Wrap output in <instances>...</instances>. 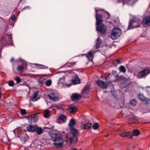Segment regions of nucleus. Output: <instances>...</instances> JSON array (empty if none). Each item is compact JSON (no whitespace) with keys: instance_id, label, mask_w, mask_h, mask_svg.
<instances>
[{"instance_id":"nucleus-1","label":"nucleus","mask_w":150,"mask_h":150,"mask_svg":"<svg viewBox=\"0 0 150 150\" xmlns=\"http://www.w3.org/2000/svg\"><path fill=\"white\" fill-rule=\"evenodd\" d=\"M75 124L76 122L73 119H72L70 120L69 122V126L70 127L71 133L68 134L66 136L70 140L71 144H76L77 141L76 134L78 132L76 129L74 128L73 127Z\"/></svg>"},{"instance_id":"nucleus-2","label":"nucleus","mask_w":150,"mask_h":150,"mask_svg":"<svg viewBox=\"0 0 150 150\" xmlns=\"http://www.w3.org/2000/svg\"><path fill=\"white\" fill-rule=\"evenodd\" d=\"M96 25H97L96 30L99 32L100 34H104L105 33L106 30L104 25L102 23V20L101 16L96 14Z\"/></svg>"},{"instance_id":"nucleus-3","label":"nucleus","mask_w":150,"mask_h":150,"mask_svg":"<svg viewBox=\"0 0 150 150\" xmlns=\"http://www.w3.org/2000/svg\"><path fill=\"white\" fill-rule=\"evenodd\" d=\"M55 138L54 140V144L57 148H61L62 147L64 140L61 137L60 133L57 131L55 133Z\"/></svg>"},{"instance_id":"nucleus-4","label":"nucleus","mask_w":150,"mask_h":150,"mask_svg":"<svg viewBox=\"0 0 150 150\" xmlns=\"http://www.w3.org/2000/svg\"><path fill=\"white\" fill-rule=\"evenodd\" d=\"M141 22L140 19L135 16H134L133 19L130 21L127 30L138 27L140 25Z\"/></svg>"},{"instance_id":"nucleus-5","label":"nucleus","mask_w":150,"mask_h":150,"mask_svg":"<svg viewBox=\"0 0 150 150\" xmlns=\"http://www.w3.org/2000/svg\"><path fill=\"white\" fill-rule=\"evenodd\" d=\"M111 94L114 96V98L111 102L110 105L111 106L116 107L117 108H122V105H123V103H118L119 101L117 99V96H115L116 92L115 91H112L111 92Z\"/></svg>"},{"instance_id":"nucleus-6","label":"nucleus","mask_w":150,"mask_h":150,"mask_svg":"<svg viewBox=\"0 0 150 150\" xmlns=\"http://www.w3.org/2000/svg\"><path fill=\"white\" fill-rule=\"evenodd\" d=\"M121 34V30L118 28H115L112 30L110 37L112 39L115 40L119 38Z\"/></svg>"},{"instance_id":"nucleus-7","label":"nucleus","mask_w":150,"mask_h":150,"mask_svg":"<svg viewBox=\"0 0 150 150\" xmlns=\"http://www.w3.org/2000/svg\"><path fill=\"white\" fill-rule=\"evenodd\" d=\"M49 99L54 101H57L59 99V94L54 91L50 92L48 95Z\"/></svg>"},{"instance_id":"nucleus-8","label":"nucleus","mask_w":150,"mask_h":150,"mask_svg":"<svg viewBox=\"0 0 150 150\" xmlns=\"http://www.w3.org/2000/svg\"><path fill=\"white\" fill-rule=\"evenodd\" d=\"M149 73L148 69H144L139 72L137 74V76L139 79L145 78Z\"/></svg>"},{"instance_id":"nucleus-9","label":"nucleus","mask_w":150,"mask_h":150,"mask_svg":"<svg viewBox=\"0 0 150 150\" xmlns=\"http://www.w3.org/2000/svg\"><path fill=\"white\" fill-rule=\"evenodd\" d=\"M41 95V93L39 91L33 93L32 96L31 100L33 101L38 100Z\"/></svg>"},{"instance_id":"nucleus-10","label":"nucleus","mask_w":150,"mask_h":150,"mask_svg":"<svg viewBox=\"0 0 150 150\" xmlns=\"http://www.w3.org/2000/svg\"><path fill=\"white\" fill-rule=\"evenodd\" d=\"M138 118L134 115H132L129 117V119L128 120V122L129 123L131 124L133 123L137 124L138 123Z\"/></svg>"},{"instance_id":"nucleus-11","label":"nucleus","mask_w":150,"mask_h":150,"mask_svg":"<svg viewBox=\"0 0 150 150\" xmlns=\"http://www.w3.org/2000/svg\"><path fill=\"white\" fill-rule=\"evenodd\" d=\"M96 51H97L94 50L93 49L89 52L87 54H86V56L87 58L90 61H92L93 57V54H94L95 52Z\"/></svg>"},{"instance_id":"nucleus-12","label":"nucleus","mask_w":150,"mask_h":150,"mask_svg":"<svg viewBox=\"0 0 150 150\" xmlns=\"http://www.w3.org/2000/svg\"><path fill=\"white\" fill-rule=\"evenodd\" d=\"M65 77L63 76L59 79L58 82V84L59 86H60L61 87L68 86L65 83Z\"/></svg>"},{"instance_id":"nucleus-13","label":"nucleus","mask_w":150,"mask_h":150,"mask_svg":"<svg viewBox=\"0 0 150 150\" xmlns=\"http://www.w3.org/2000/svg\"><path fill=\"white\" fill-rule=\"evenodd\" d=\"M96 83L99 86L102 88L105 89L107 87V83L101 80H98L97 81Z\"/></svg>"},{"instance_id":"nucleus-14","label":"nucleus","mask_w":150,"mask_h":150,"mask_svg":"<svg viewBox=\"0 0 150 150\" xmlns=\"http://www.w3.org/2000/svg\"><path fill=\"white\" fill-rule=\"evenodd\" d=\"M90 86L89 84L86 85L84 87L81 92L82 96L83 95L87 94L90 92Z\"/></svg>"},{"instance_id":"nucleus-15","label":"nucleus","mask_w":150,"mask_h":150,"mask_svg":"<svg viewBox=\"0 0 150 150\" xmlns=\"http://www.w3.org/2000/svg\"><path fill=\"white\" fill-rule=\"evenodd\" d=\"M12 36L11 34L4 35L3 39L5 41V44H7L11 43L12 40Z\"/></svg>"},{"instance_id":"nucleus-16","label":"nucleus","mask_w":150,"mask_h":150,"mask_svg":"<svg viewBox=\"0 0 150 150\" xmlns=\"http://www.w3.org/2000/svg\"><path fill=\"white\" fill-rule=\"evenodd\" d=\"M142 23L143 25H146L148 26L150 25V16L145 17L143 19Z\"/></svg>"},{"instance_id":"nucleus-17","label":"nucleus","mask_w":150,"mask_h":150,"mask_svg":"<svg viewBox=\"0 0 150 150\" xmlns=\"http://www.w3.org/2000/svg\"><path fill=\"white\" fill-rule=\"evenodd\" d=\"M81 98V96L77 93L73 94L71 96V99L73 101H76L80 100Z\"/></svg>"},{"instance_id":"nucleus-18","label":"nucleus","mask_w":150,"mask_h":150,"mask_svg":"<svg viewBox=\"0 0 150 150\" xmlns=\"http://www.w3.org/2000/svg\"><path fill=\"white\" fill-rule=\"evenodd\" d=\"M137 0H118L117 2L120 3L122 2L123 4L125 3L133 4L137 1Z\"/></svg>"},{"instance_id":"nucleus-19","label":"nucleus","mask_w":150,"mask_h":150,"mask_svg":"<svg viewBox=\"0 0 150 150\" xmlns=\"http://www.w3.org/2000/svg\"><path fill=\"white\" fill-rule=\"evenodd\" d=\"M120 136L123 137H126L129 139L131 138L132 137V133L129 132H123L120 134Z\"/></svg>"},{"instance_id":"nucleus-20","label":"nucleus","mask_w":150,"mask_h":150,"mask_svg":"<svg viewBox=\"0 0 150 150\" xmlns=\"http://www.w3.org/2000/svg\"><path fill=\"white\" fill-rule=\"evenodd\" d=\"M96 43L95 45L94 46V49H98L100 48L101 44V41L99 37H98L96 41Z\"/></svg>"},{"instance_id":"nucleus-21","label":"nucleus","mask_w":150,"mask_h":150,"mask_svg":"<svg viewBox=\"0 0 150 150\" xmlns=\"http://www.w3.org/2000/svg\"><path fill=\"white\" fill-rule=\"evenodd\" d=\"M138 98L139 99L141 100L142 102H145V103H148V101L149 100L144 97L143 95L142 94H140L138 96Z\"/></svg>"},{"instance_id":"nucleus-22","label":"nucleus","mask_w":150,"mask_h":150,"mask_svg":"<svg viewBox=\"0 0 150 150\" xmlns=\"http://www.w3.org/2000/svg\"><path fill=\"white\" fill-rule=\"evenodd\" d=\"M92 124L91 123H88L86 124H84L82 125L81 127V129H87L91 128Z\"/></svg>"},{"instance_id":"nucleus-23","label":"nucleus","mask_w":150,"mask_h":150,"mask_svg":"<svg viewBox=\"0 0 150 150\" xmlns=\"http://www.w3.org/2000/svg\"><path fill=\"white\" fill-rule=\"evenodd\" d=\"M72 82L73 84H76L80 83V80L77 76H74L72 77Z\"/></svg>"},{"instance_id":"nucleus-24","label":"nucleus","mask_w":150,"mask_h":150,"mask_svg":"<svg viewBox=\"0 0 150 150\" xmlns=\"http://www.w3.org/2000/svg\"><path fill=\"white\" fill-rule=\"evenodd\" d=\"M37 125H29L27 127V130L30 132H33L35 131L37 128Z\"/></svg>"},{"instance_id":"nucleus-25","label":"nucleus","mask_w":150,"mask_h":150,"mask_svg":"<svg viewBox=\"0 0 150 150\" xmlns=\"http://www.w3.org/2000/svg\"><path fill=\"white\" fill-rule=\"evenodd\" d=\"M44 116L45 118H49L51 115L50 110H45L43 113Z\"/></svg>"},{"instance_id":"nucleus-26","label":"nucleus","mask_w":150,"mask_h":150,"mask_svg":"<svg viewBox=\"0 0 150 150\" xmlns=\"http://www.w3.org/2000/svg\"><path fill=\"white\" fill-rule=\"evenodd\" d=\"M68 110L71 113L74 114L77 111V108L76 106H74L70 107L68 109Z\"/></svg>"},{"instance_id":"nucleus-27","label":"nucleus","mask_w":150,"mask_h":150,"mask_svg":"<svg viewBox=\"0 0 150 150\" xmlns=\"http://www.w3.org/2000/svg\"><path fill=\"white\" fill-rule=\"evenodd\" d=\"M35 131H36V133L40 135L43 133V129L40 127H38L37 126Z\"/></svg>"},{"instance_id":"nucleus-28","label":"nucleus","mask_w":150,"mask_h":150,"mask_svg":"<svg viewBox=\"0 0 150 150\" xmlns=\"http://www.w3.org/2000/svg\"><path fill=\"white\" fill-rule=\"evenodd\" d=\"M59 119L63 123L65 122L67 120L66 116L63 115H60Z\"/></svg>"},{"instance_id":"nucleus-29","label":"nucleus","mask_w":150,"mask_h":150,"mask_svg":"<svg viewBox=\"0 0 150 150\" xmlns=\"http://www.w3.org/2000/svg\"><path fill=\"white\" fill-rule=\"evenodd\" d=\"M119 70L120 72H123L125 73L126 72V69L125 67L121 65L119 67Z\"/></svg>"},{"instance_id":"nucleus-30","label":"nucleus","mask_w":150,"mask_h":150,"mask_svg":"<svg viewBox=\"0 0 150 150\" xmlns=\"http://www.w3.org/2000/svg\"><path fill=\"white\" fill-rule=\"evenodd\" d=\"M139 134H140V132L137 129L134 130L133 131L132 134V136H137L139 135Z\"/></svg>"},{"instance_id":"nucleus-31","label":"nucleus","mask_w":150,"mask_h":150,"mask_svg":"<svg viewBox=\"0 0 150 150\" xmlns=\"http://www.w3.org/2000/svg\"><path fill=\"white\" fill-rule=\"evenodd\" d=\"M37 67L38 69H48V67H47L41 64H38L37 65Z\"/></svg>"},{"instance_id":"nucleus-32","label":"nucleus","mask_w":150,"mask_h":150,"mask_svg":"<svg viewBox=\"0 0 150 150\" xmlns=\"http://www.w3.org/2000/svg\"><path fill=\"white\" fill-rule=\"evenodd\" d=\"M39 84L40 86H42L43 84L44 83V79L42 77L39 78L38 79Z\"/></svg>"},{"instance_id":"nucleus-33","label":"nucleus","mask_w":150,"mask_h":150,"mask_svg":"<svg viewBox=\"0 0 150 150\" xmlns=\"http://www.w3.org/2000/svg\"><path fill=\"white\" fill-rule=\"evenodd\" d=\"M24 69V67L23 66L19 65L18 66L17 69L18 71L22 72Z\"/></svg>"},{"instance_id":"nucleus-34","label":"nucleus","mask_w":150,"mask_h":150,"mask_svg":"<svg viewBox=\"0 0 150 150\" xmlns=\"http://www.w3.org/2000/svg\"><path fill=\"white\" fill-rule=\"evenodd\" d=\"M137 101L135 99H132L130 100V103L132 106H135L137 104Z\"/></svg>"},{"instance_id":"nucleus-35","label":"nucleus","mask_w":150,"mask_h":150,"mask_svg":"<svg viewBox=\"0 0 150 150\" xmlns=\"http://www.w3.org/2000/svg\"><path fill=\"white\" fill-rule=\"evenodd\" d=\"M120 86L121 88L123 89L127 87V86L126 83H120Z\"/></svg>"},{"instance_id":"nucleus-36","label":"nucleus","mask_w":150,"mask_h":150,"mask_svg":"<svg viewBox=\"0 0 150 150\" xmlns=\"http://www.w3.org/2000/svg\"><path fill=\"white\" fill-rule=\"evenodd\" d=\"M51 83L52 81L50 79L47 80L45 82V85L47 86H50L51 84Z\"/></svg>"},{"instance_id":"nucleus-37","label":"nucleus","mask_w":150,"mask_h":150,"mask_svg":"<svg viewBox=\"0 0 150 150\" xmlns=\"http://www.w3.org/2000/svg\"><path fill=\"white\" fill-rule=\"evenodd\" d=\"M20 112L21 114L23 115H25L27 113L26 110L25 109H21Z\"/></svg>"},{"instance_id":"nucleus-38","label":"nucleus","mask_w":150,"mask_h":150,"mask_svg":"<svg viewBox=\"0 0 150 150\" xmlns=\"http://www.w3.org/2000/svg\"><path fill=\"white\" fill-rule=\"evenodd\" d=\"M99 127L98 124L97 123H94L93 126V128L94 129H97Z\"/></svg>"},{"instance_id":"nucleus-39","label":"nucleus","mask_w":150,"mask_h":150,"mask_svg":"<svg viewBox=\"0 0 150 150\" xmlns=\"http://www.w3.org/2000/svg\"><path fill=\"white\" fill-rule=\"evenodd\" d=\"M15 80L16 81L17 83H19L21 82V81L20 78L18 76L16 77Z\"/></svg>"},{"instance_id":"nucleus-40","label":"nucleus","mask_w":150,"mask_h":150,"mask_svg":"<svg viewBox=\"0 0 150 150\" xmlns=\"http://www.w3.org/2000/svg\"><path fill=\"white\" fill-rule=\"evenodd\" d=\"M11 21L13 22L16 21V16L14 15H13L11 16L10 18Z\"/></svg>"},{"instance_id":"nucleus-41","label":"nucleus","mask_w":150,"mask_h":150,"mask_svg":"<svg viewBox=\"0 0 150 150\" xmlns=\"http://www.w3.org/2000/svg\"><path fill=\"white\" fill-rule=\"evenodd\" d=\"M8 85L10 86H13L14 85V82L13 81H10L8 82Z\"/></svg>"},{"instance_id":"nucleus-42","label":"nucleus","mask_w":150,"mask_h":150,"mask_svg":"<svg viewBox=\"0 0 150 150\" xmlns=\"http://www.w3.org/2000/svg\"><path fill=\"white\" fill-rule=\"evenodd\" d=\"M112 74L115 77H117L118 76V74L117 73L114 71H112Z\"/></svg>"},{"instance_id":"nucleus-43","label":"nucleus","mask_w":150,"mask_h":150,"mask_svg":"<svg viewBox=\"0 0 150 150\" xmlns=\"http://www.w3.org/2000/svg\"><path fill=\"white\" fill-rule=\"evenodd\" d=\"M117 62L118 63V64H119L121 63V62L120 61V60L119 59H118L117 60Z\"/></svg>"},{"instance_id":"nucleus-44","label":"nucleus","mask_w":150,"mask_h":150,"mask_svg":"<svg viewBox=\"0 0 150 150\" xmlns=\"http://www.w3.org/2000/svg\"><path fill=\"white\" fill-rule=\"evenodd\" d=\"M71 64L74 65V64H76V62H71Z\"/></svg>"},{"instance_id":"nucleus-45","label":"nucleus","mask_w":150,"mask_h":150,"mask_svg":"<svg viewBox=\"0 0 150 150\" xmlns=\"http://www.w3.org/2000/svg\"><path fill=\"white\" fill-rule=\"evenodd\" d=\"M16 129H14L13 131V132L15 134H16Z\"/></svg>"},{"instance_id":"nucleus-46","label":"nucleus","mask_w":150,"mask_h":150,"mask_svg":"<svg viewBox=\"0 0 150 150\" xmlns=\"http://www.w3.org/2000/svg\"><path fill=\"white\" fill-rule=\"evenodd\" d=\"M14 60V59L13 58H12L11 59V62H13V60Z\"/></svg>"},{"instance_id":"nucleus-47","label":"nucleus","mask_w":150,"mask_h":150,"mask_svg":"<svg viewBox=\"0 0 150 150\" xmlns=\"http://www.w3.org/2000/svg\"><path fill=\"white\" fill-rule=\"evenodd\" d=\"M33 119V118H32V117H29V118H28V119H32V120Z\"/></svg>"},{"instance_id":"nucleus-48","label":"nucleus","mask_w":150,"mask_h":150,"mask_svg":"<svg viewBox=\"0 0 150 150\" xmlns=\"http://www.w3.org/2000/svg\"><path fill=\"white\" fill-rule=\"evenodd\" d=\"M56 107L55 106H52V108H53V109H55V108Z\"/></svg>"},{"instance_id":"nucleus-49","label":"nucleus","mask_w":150,"mask_h":150,"mask_svg":"<svg viewBox=\"0 0 150 150\" xmlns=\"http://www.w3.org/2000/svg\"><path fill=\"white\" fill-rule=\"evenodd\" d=\"M71 150H78L76 149H72Z\"/></svg>"},{"instance_id":"nucleus-50","label":"nucleus","mask_w":150,"mask_h":150,"mask_svg":"<svg viewBox=\"0 0 150 150\" xmlns=\"http://www.w3.org/2000/svg\"><path fill=\"white\" fill-rule=\"evenodd\" d=\"M96 13H97V12H98V11L97 9H96Z\"/></svg>"},{"instance_id":"nucleus-51","label":"nucleus","mask_w":150,"mask_h":150,"mask_svg":"<svg viewBox=\"0 0 150 150\" xmlns=\"http://www.w3.org/2000/svg\"><path fill=\"white\" fill-rule=\"evenodd\" d=\"M108 76H109V77H110V76H111V75L110 74Z\"/></svg>"},{"instance_id":"nucleus-52","label":"nucleus","mask_w":150,"mask_h":150,"mask_svg":"<svg viewBox=\"0 0 150 150\" xmlns=\"http://www.w3.org/2000/svg\"><path fill=\"white\" fill-rule=\"evenodd\" d=\"M23 1V0H20V2H21L22 1Z\"/></svg>"},{"instance_id":"nucleus-53","label":"nucleus","mask_w":150,"mask_h":150,"mask_svg":"<svg viewBox=\"0 0 150 150\" xmlns=\"http://www.w3.org/2000/svg\"><path fill=\"white\" fill-rule=\"evenodd\" d=\"M26 8V7H25L23 9H25Z\"/></svg>"},{"instance_id":"nucleus-54","label":"nucleus","mask_w":150,"mask_h":150,"mask_svg":"<svg viewBox=\"0 0 150 150\" xmlns=\"http://www.w3.org/2000/svg\"><path fill=\"white\" fill-rule=\"evenodd\" d=\"M147 88H148V87H150V86H147Z\"/></svg>"},{"instance_id":"nucleus-55","label":"nucleus","mask_w":150,"mask_h":150,"mask_svg":"<svg viewBox=\"0 0 150 150\" xmlns=\"http://www.w3.org/2000/svg\"><path fill=\"white\" fill-rule=\"evenodd\" d=\"M108 135H106V137H108Z\"/></svg>"},{"instance_id":"nucleus-56","label":"nucleus","mask_w":150,"mask_h":150,"mask_svg":"<svg viewBox=\"0 0 150 150\" xmlns=\"http://www.w3.org/2000/svg\"><path fill=\"white\" fill-rule=\"evenodd\" d=\"M101 77H103V76H101Z\"/></svg>"},{"instance_id":"nucleus-57","label":"nucleus","mask_w":150,"mask_h":150,"mask_svg":"<svg viewBox=\"0 0 150 150\" xmlns=\"http://www.w3.org/2000/svg\"><path fill=\"white\" fill-rule=\"evenodd\" d=\"M127 86H129V85H127Z\"/></svg>"},{"instance_id":"nucleus-58","label":"nucleus","mask_w":150,"mask_h":150,"mask_svg":"<svg viewBox=\"0 0 150 150\" xmlns=\"http://www.w3.org/2000/svg\"><path fill=\"white\" fill-rule=\"evenodd\" d=\"M25 75H27V74H25Z\"/></svg>"},{"instance_id":"nucleus-59","label":"nucleus","mask_w":150,"mask_h":150,"mask_svg":"<svg viewBox=\"0 0 150 150\" xmlns=\"http://www.w3.org/2000/svg\"><path fill=\"white\" fill-rule=\"evenodd\" d=\"M4 40V39L3 38V40Z\"/></svg>"},{"instance_id":"nucleus-60","label":"nucleus","mask_w":150,"mask_h":150,"mask_svg":"<svg viewBox=\"0 0 150 150\" xmlns=\"http://www.w3.org/2000/svg\"><path fill=\"white\" fill-rule=\"evenodd\" d=\"M25 150H27V149H25Z\"/></svg>"}]
</instances>
